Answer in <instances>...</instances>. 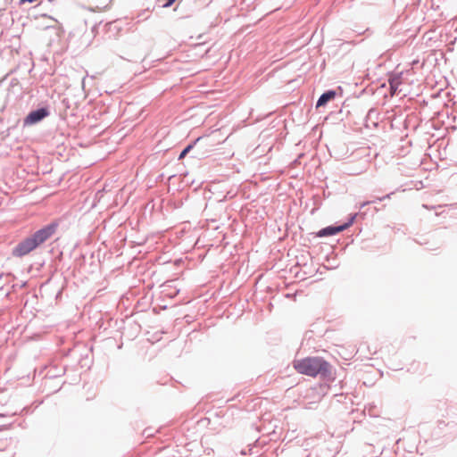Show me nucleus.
Instances as JSON below:
<instances>
[{
	"label": "nucleus",
	"instance_id": "obj_5",
	"mask_svg": "<svg viewBox=\"0 0 457 457\" xmlns=\"http://www.w3.org/2000/svg\"><path fill=\"white\" fill-rule=\"evenodd\" d=\"M336 96V92L333 90L327 91L322 94L319 98L316 107H320L325 105L328 101L333 100Z\"/></svg>",
	"mask_w": 457,
	"mask_h": 457
},
{
	"label": "nucleus",
	"instance_id": "obj_6",
	"mask_svg": "<svg viewBox=\"0 0 457 457\" xmlns=\"http://www.w3.org/2000/svg\"><path fill=\"white\" fill-rule=\"evenodd\" d=\"M401 84V79L399 76H395L389 79L390 91L392 95H395Z\"/></svg>",
	"mask_w": 457,
	"mask_h": 457
},
{
	"label": "nucleus",
	"instance_id": "obj_2",
	"mask_svg": "<svg viewBox=\"0 0 457 457\" xmlns=\"http://www.w3.org/2000/svg\"><path fill=\"white\" fill-rule=\"evenodd\" d=\"M295 370L303 375L315 378L329 373L330 365L320 357H306L294 361Z\"/></svg>",
	"mask_w": 457,
	"mask_h": 457
},
{
	"label": "nucleus",
	"instance_id": "obj_3",
	"mask_svg": "<svg viewBox=\"0 0 457 457\" xmlns=\"http://www.w3.org/2000/svg\"><path fill=\"white\" fill-rule=\"evenodd\" d=\"M48 115V112L45 108H41L36 111L31 112L25 119V124H34Z\"/></svg>",
	"mask_w": 457,
	"mask_h": 457
},
{
	"label": "nucleus",
	"instance_id": "obj_4",
	"mask_svg": "<svg viewBox=\"0 0 457 457\" xmlns=\"http://www.w3.org/2000/svg\"><path fill=\"white\" fill-rule=\"evenodd\" d=\"M349 225L348 224H345V225H342V226H337V227H327L321 230H320L317 234L318 237H328V236H333V235H336L343 230H345Z\"/></svg>",
	"mask_w": 457,
	"mask_h": 457
},
{
	"label": "nucleus",
	"instance_id": "obj_7",
	"mask_svg": "<svg viewBox=\"0 0 457 457\" xmlns=\"http://www.w3.org/2000/svg\"><path fill=\"white\" fill-rule=\"evenodd\" d=\"M193 148V145H187L179 154V159L181 160L183 159L187 154V153Z\"/></svg>",
	"mask_w": 457,
	"mask_h": 457
},
{
	"label": "nucleus",
	"instance_id": "obj_8",
	"mask_svg": "<svg viewBox=\"0 0 457 457\" xmlns=\"http://www.w3.org/2000/svg\"><path fill=\"white\" fill-rule=\"evenodd\" d=\"M176 0H168L166 2V4H163L164 7H170L173 4V3L175 2Z\"/></svg>",
	"mask_w": 457,
	"mask_h": 457
},
{
	"label": "nucleus",
	"instance_id": "obj_9",
	"mask_svg": "<svg viewBox=\"0 0 457 457\" xmlns=\"http://www.w3.org/2000/svg\"><path fill=\"white\" fill-rule=\"evenodd\" d=\"M201 137H198L196 140H195V143L200 141Z\"/></svg>",
	"mask_w": 457,
	"mask_h": 457
},
{
	"label": "nucleus",
	"instance_id": "obj_1",
	"mask_svg": "<svg viewBox=\"0 0 457 457\" xmlns=\"http://www.w3.org/2000/svg\"><path fill=\"white\" fill-rule=\"evenodd\" d=\"M57 224L51 223L36 231L33 235L20 242L12 250V255L22 257L50 238L56 231Z\"/></svg>",
	"mask_w": 457,
	"mask_h": 457
}]
</instances>
